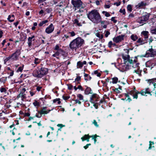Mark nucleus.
<instances>
[{"mask_svg": "<svg viewBox=\"0 0 156 156\" xmlns=\"http://www.w3.org/2000/svg\"><path fill=\"white\" fill-rule=\"evenodd\" d=\"M81 78L80 76H77L75 80V81H78L80 80Z\"/></svg>", "mask_w": 156, "mask_h": 156, "instance_id": "63", "label": "nucleus"}, {"mask_svg": "<svg viewBox=\"0 0 156 156\" xmlns=\"http://www.w3.org/2000/svg\"><path fill=\"white\" fill-rule=\"evenodd\" d=\"M87 63L86 61H84L83 62L81 61H78L77 64V68H81L83 66V65H85Z\"/></svg>", "mask_w": 156, "mask_h": 156, "instance_id": "19", "label": "nucleus"}, {"mask_svg": "<svg viewBox=\"0 0 156 156\" xmlns=\"http://www.w3.org/2000/svg\"><path fill=\"white\" fill-rule=\"evenodd\" d=\"M98 136H97L96 135H95L94 136H91V137L92 138V139L94 140V143L95 144L97 140L96 139V138Z\"/></svg>", "mask_w": 156, "mask_h": 156, "instance_id": "45", "label": "nucleus"}, {"mask_svg": "<svg viewBox=\"0 0 156 156\" xmlns=\"http://www.w3.org/2000/svg\"><path fill=\"white\" fill-rule=\"evenodd\" d=\"M7 78L6 77H2L0 78V81L1 83H4L6 81Z\"/></svg>", "mask_w": 156, "mask_h": 156, "instance_id": "41", "label": "nucleus"}, {"mask_svg": "<svg viewBox=\"0 0 156 156\" xmlns=\"http://www.w3.org/2000/svg\"><path fill=\"white\" fill-rule=\"evenodd\" d=\"M110 34V33L108 31H105V36L106 37H107Z\"/></svg>", "mask_w": 156, "mask_h": 156, "instance_id": "52", "label": "nucleus"}, {"mask_svg": "<svg viewBox=\"0 0 156 156\" xmlns=\"http://www.w3.org/2000/svg\"><path fill=\"white\" fill-rule=\"evenodd\" d=\"M125 37V36L124 35H121L118 36L114 37L113 39V40L114 42L118 43L123 40Z\"/></svg>", "mask_w": 156, "mask_h": 156, "instance_id": "11", "label": "nucleus"}, {"mask_svg": "<svg viewBox=\"0 0 156 156\" xmlns=\"http://www.w3.org/2000/svg\"><path fill=\"white\" fill-rule=\"evenodd\" d=\"M151 33L152 34H156V28L151 30Z\"/></svg>", "mask_w": 156, "mask_h": 156, "instance_id": "49", "label": "nucleus"}, {"mask_svg": "<svg viewBox=\"0 0 156 156\" xmlns=\"http://www.w3.org/2000/svg\"><path fill=\"white\" fill-rule=\"evenodd\" d=\"M112 82L113 83L116 84V83L118 81V78L117 77H114L112 78Z\"/></svg>", "mask_w": 156, "mask_h": 156, "instance_id": "30", "label": "nucleus"}, {"mask_svg": "<svg viewBox=\"0 0 156 156\" xmlns=\"http://www.w3.org/2000/svg\"><path fill=\"white\" fill-rule=\"evenodd\" d=\"M41 61V59H40L37 58H35L34 63L36 64H37L39 63Z\"/></svg>", "mask_w": 156, "mask_h": 156, "instance_id": "38", "label": "nucleus"}, {"mask_svg": "<svg viewBox=\"0 0 156 156\" xmlns=\"http://www.w3.org/2000/svg\"><path fill=\"white\" fill-rule=\"evenodd\" d=\"M53 102L54 103L57 102V103H58V104H59L61 103V101H60V100L59 99H54L53 100Z\"/></svg>", "mask_w": 156, "mask_h": 156, "instance_id": "46", "label": "nucleus"}, {"mask_svg": "<svg viewBox=\"0 0 156 156\" xmlns=\"http://www.w3.org/2000/svg\"><path fill=\"white\" fill-rule=\"evenodd\" d=\"M36 91H33V90H31L29 91V93L31 96L32 97L34 95H35L36 94Z\"/></svg>", "mask_w": 156, "mask_h": 156, "instance_id": "42", "label": "nucleus"}, {"mask_svg": "<svg viewBox=\"0 0 156 156\" xmlns=\"http://www.w3.org/2000/svg\"><path fill=\"white\" fill-rule=\"evenodd\" d=\"M57 52H58V54H59V55L60 56L63 55H64L65 53V52L61 49H60L58 50V51H57Z\"/></svg>", "mask_w": 156, "mask_h": 156, "instance_id": "26", "label": "nucleus"}, {"mask_svg": "<svg viewBox=\"0 0 156 156\" xmlns=\"http://www.w3.org/2000/svg\"><path fill=\"white\" fill-rule=\"evenodd\" d=\"M139 94V92L136 90L135 89V88L134 87L133 90L130 91L129 94H125V96L126 97L125 98V99L122 98V100H126V101L129 102L131 101V100L129 97V94L132 95L134 98L137 99L138 98L137 94Z\"/></svg>", "mask_w": 156, "mask_h": 156, "instance_id": "4", "label": "nucleus"}, {"mask_svg": "<svg viewBox=\"0 0 156 156\" xmlns=\"http://www.w3.org/2000/svg\"><path fill=\"white\" fill-rule=\"evenodd\" d=\"M26 89L25 88H23L21 90L20 93L17 96V98H20L22 101H26V94L25 92Z\"/></svg>", "mask_w": 156, "mask_h": 156, "instance_id": "7", "label": "nucleus"}, {"mask_svg": "<svg viewBox=\"0 0 156 156\" xmlns=\"http://www.w3.org/2000/svg\"><path fill=\"white\" fill-rule=\"evenodd\" d=\"M48 20H45L42 21H41L40 23L38 24V26L40 27L42 26H45V24L48 22Z\"/></svg>", "mask_w": 156, "mask_h": 156, "instance_id": "25", "label": "nucleus"}, {"mask_svg": "<svg viewBox=\"0 0 156 156\" xmlns=\"http://www.w3.org/2000/svg\"><path fill=\"white\" fill-rule=\"evenodd\" d=\"M156 55V50L152 49V46H151V48L147 51L145 55V57H153Z\"/></svg>", "mask_w": 156, "mask_h": 156, "instance_id": "8", "label": "nucleus"}, {"mask_svg": "<svg viewBox=\"0 0 156 156\" xmlns=\"http://www.w3.org/2000/svg\"><path fill=\"white\" fill-rule=\"evenodd\" d=\"M80 100H78V99H76L75 100V101L76 102V103H78L79 104H80L81 103V101H80Z\"/></svg>", "mask_w": 156, "mask_h": 156, "instance_id": "64", "label": "nucleus"}, {"mask_svg": "<svg viewBox=\"0 0 156 156\" xmlns=\"http://www.w3.org/2000/svg\"><path fill=\"white\" fill-rule=\"evenodd\" d=\"M102 13L104 14L105 16L107 17H109L111 16L109 13L108 12L105 11H103L102 12Z\"/></svg>", "mask_w": 156, "mask_h": 156, "instance_id": "40", "label": "nucleus"}, {"mask_svg": "<svg viewBox=\"0 0 156 156\" xmlns=\"http://www.w3.org/2000/svg\"><path fill=\"white\" fill-rule=\"evenodd\" d=\"M92 124L94 125L96 127H98L99 126V125L98 124V123L94 119L92 121Z\"/></svg>", "mask_w": 156, "mask_h": 156, "instance_id": "35", "label": "nucleus"}, {"mask_svg": "<svg viewBox=\"0 0 156 156\" xmlns=\"http://www.w3.org/2000/svg\"><path fill=\"white\" fill-rule=\"evenodd\" d=\"M67 34H69L70 37H73L76 35V33L73 31L69 32L67 33Z\"/></svg>", "mask_w": 156, "mask_h": 156, "instance_id": "34", "label": "nucleus"}, {"mask_svg": "<svg viewBox=\"0 0 156 156\" xmlns=\"http://www.w3.org/2000/svg\"><path fill=\"white\" fill-rule=\"evenodd\" d=\"M94 74L95 75H96L98 77H100L101 75L100 73L98 72L97 70L95 71L94 72Z\"/></svg>", "mask_w": 156, "mask_h": 156, "instance_id": "47", "label": "nucleus"}, {"mask_svg": "<svg viewBox=\"0 0 156 156\" xmlns=\"http://www.w3.org/2000/svg\"><path fill=\"white\" fill-rule=\"evenodd\" d=\"M84 76V79L86 80H89L91 79V77L87 74H85Z\"/></svg>", "mask_w": 156, "mask_h": 156, "instance_id": "31", "label": "nucleus"}, {"mask_svg": "<svg viewBox=\"0 0 156 156\" xmlns=\"http://www.w3.org/2000/svg\"><path fill=\"white\" fill-rule=\"evenodd\" d=\"M150 91V90L149 88H147L145 89L142 90L140 93L139 92V93H140L143 95H145L146 94H150L151 95V93Z\"/></svg>", "mask_w": 156, "mask_h": 156, "instance_id": "16", "label": "nucleus"}, {"mask_svg": "<svg viewBox=\"0 0 156 156\" xmlns=\"http://www.w3.org/2000/svg\"><path fill=\"white\" fill-rule=\"evenodd\" d=\"M124 63L121 64L119 65L120 68L123 71H126L128 69H130V67L129 66V62L128 61V62H127L128 64H126L125 61L124 60Z\"/></svg>", "mask_w": 156, "mask_h": 156, "instance_id": "10", "label": "nucleus"}, {"mask_svg": "<svg viewBox=\"0 0 156 156\" xmlns=\"http://www.w3.org/2000/svg\"><path fill=\"white\" fill-rule=\"evenodd\" d=\"M71 2L74 7L76 8L81 7L82 4L81 0H72Z\"/></svg>", "mask_w": 156, "mask_h": 156, "instance_id": "9", "label": "nucleus"}, {"mask_svg": "<svg viewBox=\"0 0 156 156\" xmlns=\"http://www.w3.org/2000/svg\"><path fill=\"white\" fill-rule=\"evenodd\" d=\"M35 87H36V90L39 92L41 90V89L42 88V87L41 86H37L35 85Z\"/></svg>", "mask_w": 156, "mask_h": 156, "instance_id": "43", "label": "nucleus"}, {"mask_svg": "<svg viewBox=\"0 0 156 156\" xmlns=\"http://www.w3.org/2000/svg\"><path fill=\"white\" fill-rule=\"evenodd\" d=\"M0 91L1 93H5L6 91V90L5 87H2L1 88H0Z\"/></svg>", "mask_w": 156, "mask_h": 156, "instance_id": "44", "label": "nucleus"}, {"mask_svg": "<svg viewBox=\"0 0 156 156\" xmlns=\"http://www.w3.org/2000/svg\"><path fill=\"white\" fill-rule=\"evenodd\" d=\"M60 48H59V47L58 45H56L55 48V49L57 50V51H58V50L60 49Z\"/></svg>", "mask_w": 156, "mask_h": 156, "instance_id": "61", "label": "nucleus"}, {"mask_svg": "<svg viewBox=\"0 0 156 156\" xmlns=\"http://www.w3.org/2000/svg\"><path fill=\"white\" fill-rule=\"evenodd\" d=\"M138 38V36L135 34H132L131 36V39L134 41H136Z\"/></svg>", "mask_w": 156, "mask_h": 156, "instance_id": "27", "label": "nucleus"}, {"mask_svg": "<svg viewBox=\"0 0 156 156\" xmlns=\"http://www.w3.org/2000/svg\"><path fill=\"white\" fill-rule=\"evenodd\" d=\"M73 23L74 24H76L78 26H82L81 23L79 22V21L78 19H74L73 21Z\"/></svg>", "mask_w": 156, "mask_h": 156, "instance_id": "29", "label": "nucleus"}, {"mask_svg": "<svg viewBox=\"0 0 156 156\" xmlns=\"http://www.w3.org/2000/svg\"><path fill=\"white\" fill-rule=\"evenodd\" d=\"M51 111V110H48L46 107H43L42 109L39 111V113L41 115L44 114H47L49 113Z\"/></svg>", "mask_w": 156, "mask_h": 156, "instance_id": "17", "label": "nucleus"}, {"mask_svg": "<svg viewBox=\"0 0 156 156\" xmlns=\"http://www.w3.org/2000/svg\"><path fill=\"white\" fill-rule=\"evenodd\" d=\"M87 17L94 23L98 24L102 20L99 12L96 10L91 11L87 15Z\"/></svg>", "mask_w": 156, "mask_h": 156, "instance_id": "3", "label": "nucleus"}, {"mask_svg": "<svg viewBox=\"0 0 156 156\" xmlns=\"http://www.w3.org/2000/svg\"><path fill=\"white\" fill-rule=\"evenodd\" d=\"M122 58L125 61L126 64H128V61L129 62V66L130 69L132 66L135 69L134 71L138 74L139 76H141L142 70L140 69V67L139 66V63L137 62L136 58H130L129 56L128 55H123Z\"/></svg>", "mask_w": 156, "mask_h": 156, "instance_id": "1", "label": "nucleus"}, {"mask_svg": "<svg viewBox=\"0 0 156 156\" xmlns=\"http://www.w3.org/2000/svg\"><path fill=\"white\" fill-rule=\"evenodd\" d=\"M84 44V40L78 37L72 40L69 44L70 49L73 51L76 50L82 46Z\"/></svg>", "mask_w": 156, "mask_h": 156, "instance_id": "2", "label": "nucleus"}, {"mask_svg": "<svg viewBox=\"0 0 156 156\" xmlns=\"http://www.w3.org/2000/svg\"><path fill=\"white\" fill-rule=\"evenodd\" d=\"M10 59H11V56H9L8 57L6 58L4 60V62L5 63H6L7 62L9 61Z\"/></svg>", "mask_w": 156, "mask_h": 156, "instance_id": "51", "label": "nucleus"}, {"mask_svg": "<svg viewBox=\"0 0 156 156\" xmlns=\"http://www.w3.org/2000/svg\"><path fill=\"white\" fill-rule=\"evenodd\" d=\"M119 12L121 13H122L123 15H125L126 13V11L125 9H121L119 10Z\"/></svg>", "mask_w": 156, "mask_h": 156, "instance_id": "50", "label": "nucleus"}, {"mask_svg": "<svg viewBox=\"0 0 156 156\" xmlns=\"http://www.w3.org/2000/svg\"><path fill=\"white\" fill-rule=\"evenodd\" d=\"M34 105L35 106H38L40 105L39 103L37 101H35L33 103Z\"/></svg>", "mask_w": 156, "mask_h": 156, "instance_id": "48", "label": "nucleus"}, {"mask_svg": "<svg viewBox=\"0 0 156 156\" xmlns=\"http://www.w3.org/2000/svg\"><path fill=\"white\" fill-rule=\"evenodd\" d=\"M77 97L79 99V100L81 101L83 100V96L81 94H78L77 95Z\"/></svg>", "mask_w": 156, "mask_h": 156, "instance_id": "32", "label": "nucleus"}, {"mask_svg": "<svg viewBox=\"0 0 156 156\" xmlns=\"http://www.w3.org/2000/svg\"><path fill=\"white\" fill-rule=\"evenodd\" d=\"M146 5V3H144L143 2H141L139 3L136 6V7L137 9H141Z\"/></svg>", "mask_w": 156, "mask_h": 156, "instance_id": "20", "label": "nucleus"}, {"mask_svg": "<svg viewBox=\"0 0 156 156\" xmlns=\"http://www.w3.org/2000/svg\"><path fill=\"white\" fill-rule=\"evenodd\" d=\"M68 88L69 90H72L73 87V86L71 84H69L67 85Z\"/></svg>", "mask_w": 156, "mask_h": 156, "instance_id": "54", "label": "nucleus"}, {"mask_svg": "<svg viewBox=\"0 0 156 156\" xmlns=\"http://www.w3.org/2000/svg\"><path fill=\"white\" fill-rule=\"evenodd\" d=\"M54 30V27L52 23H51L48 26L46 27L45 30L46 33L50 34L52 33Z\"/></svg>", "mask_w": 156, "mask_h": 156, "instance_id": "12", "label": "nucleus"}, {"mask_svg": "<svg viewBox=\"0 0 156 156\" xmlns=\"http://www.w3.org/2000/svg\"><path fill=\"white\" fill-rule=\"evenodd\" d=\"M40 69L38 67H37V69H34L33 73L32 75L34 76L37 78H41V76H40Z\"/></svg>", "mask_w": 156, "mask_h": 156, "instance_id": "15", "label": "nucleus"}, {"mask_svg": "<svg viewBox=\"0 0 156 156\" xmlns=\"http://www.w3.org/2000/svg\"><path fill=\"white\" fill-rule=\"evenodd\" d=\"M110 7V5H109L105 4L104 6V7L106 9L109 8Z\"/></svg>", "mask_w": 156, "mask_h": 156, "instance_id": "62", "label": "nucleus"}, {"mask_svg": "<svg viewBox=\"0 0 156 156\" xmlns=\"http://www.w3.org/2000/svg\"><path fill=\"white\" fill-rule=\"evenodd\" d=\"M77 88H78V89L80 90L81 91H83L84 90L82 87L81 85H80L78 86V87H77Z\"/></svg>", "mask_w": 156, "mask_h": 156, "instance_id": "56", "label": "nucleus"}, {"mask_svg": "<svg viewBox=\"0 0 156 156\" xmlns=\"http://www.w3.org/2000/svg\"><path fill=\"white\" fill-rule=\"evenodd\" d=\"M40 7L41 8H42V6L45 5H46V3L45 2H42V3H40Z\"/></svg>", "mask_w": 156, "mask_h": 156, "instance_id": "59", "label": "nucleus"}, {"mask_svg": "<svg viewBox=\"0 0 156 156\" xmlns=\"http://www.w3.org/2000/svg\"><path fill=\"white\" fill-rule=\"evenodd\" d=\"M91 136H89L88 135H85L84 136L81 137V139L82 141H83L85 140H87V142H89V139L90 137H91Z\"/></svg>", "mask_w": 156, "mask_h": 156, "instance_id": "24", "label": "nucleus"}, {"mask_svg": "<svg viewBox=\"0 0 156 156\" xmlns=\"http://www.w3.org/2000/svg\"><path fill=\"white\" fill-rule=\"evenodd\" d=\"M148 32L147 31H144L141 33V34L145 40H146V39L148 37Z\"/></svg>", "mask_w": 156, "mask_h": 156, "instance_id": "21", "label": "nucleus"}, {"mask_svg": "<svg viewBox=\"0 0 156 156\" xmlns=\"http://www.w3.org/2000/svg\"><path fill=\"white\" fill-rule=\"evenodd\" d=\"M91 91V89L88 87H87L85 90V94H88L90 93Z\"/></svg>", "mask_w": 156, "mask_h": 156, "instance_id": "28", "label": "nucleus"}, {"mask_svg": "<svg viewBox=\"0 0 156 156\" xmlns=\"http://www.w3.org/2000/svg\"><path fill=\"white\" fill-rule=\"evenodd\" d=\"M149 15L148 14H146L138 18L136 21L137 22L142 24V25L145 23L149 19Z\"/></svg>", "mask_w": 156, "mask_h": 156, "instance_id": "5", "label": "nucleus"}, {"mask_svg": "<svg viewBox=\"0 0 156 156\" xmlns=\"http://www.w3.org/2000/svg\"><path fill=\"white\" fill-rule=\"evenodd\" d=\"M15 19V16L14 15H9L7 18L8 20L10 22H13Z\"/></svg>", "mask_w": 156, "mask_h": 156, "instance_id": "23", "label": "nucleus"}, {"mask_svg": "<svg viewBox=\"0 0 156 156\" xmlns=\"http://www.w3.org/2000/svg\"><path fill=\"white\" fill-rule=\"evenodd\" d=\"M145 65L147 67L151 68V69L156 65V62L153 60H149L146 62Z\"/></svg>", "mask_w": 156, "mask_h": 156, "instance_id": "13", "label": "nucleus"}, {"mask_svg": "<svg viewBox=\"0 0 156 156\" xmlns=\"http://www.w3.org/2000/svg\"><path fill=\"white\" fill-rule=\"evenodd\" d=\"M137 42L139 43L140 44L142 45L145 43L144 41L142 38H139L137 41Z\"/></svg>", "mask_w": 156, "mask_h": 156, "instance_id": "33", "label": "nucleus"}, {"mask_svg": "<svg viewBox=\"0 0 156 156\" xmlns=\"http://www.w3.org/2000/svg\"><path fill=\"white\" fill-rule=\"evenodd\" d=\"M35 37L34 35H33L31 37H29L28 38V46L30 47L32 44V39Z\"/></svg>", "mask_w": 156, "mask_h": 156, "instance_id": "22", "label": "nucleus"}, {"mask_svg": "<svg viewBox=\"0 0 156 156\" xmlns=\"http://www.w3.org/2000/svg\"><path fill=\"white\" fill-rule=\"evenodd\" d=\"M59 56V54H58L57 52H56L55 54L52 55L53 57H56L57 58H58L57 56Z\"/></svg>", "mask_w": 156, "mask_h": 156, "instance_id": "57", "label": "nucleus"}, {"mask_svg": "<svg viewBox=\"0 0 156 156\" xmlns=\"http://www.w3.org/2000/svg\"><path fill=\"white\" fill-rule=\"evenodd\" d=\"M113 44L112 41H110L109 42L108 46L110 48L112 47V45Z\"/></svg>", "mask_w": 156, "mask_h": 156, "instance_id": "58", "label": "nucleus"}, {"mask_svg": "<svg viewBox=\"0 0 156 156\" xmlns=\"http://www.w3.org/2000/svg\"><path fill=\"white\" fill-rule=\"evenodd\" d=\"M115 17H112L111 18V20L112 21H113L114 23H116L117 22V21L116 20H115Z\"/></svg>", "mask_w": 156, "mask_h": 156, "instance_id": "53", "label": "nucleus"}, {"mask_svg": "<svg viewBox=\"0 0 156 156\" xmlns=\"http://www.w3.org/2000/svg\"><path fill=\"white\" fill-rule=\"evenodd\" d=\"M98 97V96L97 94H93L90 98V102L94 104L95 102L97 101Z\"/></svg>", "mask_w": 156, "mask_h": 156, "instance_id": "18", "label": "nucleus"}, {"mask_svg": "<svg viewBox=\"0 0 156 156\" xmlns=\"http://www.w3.org/2000/svg\"><path fill=\"white\" fill-rule=\"evenodd\" d=\"M127 10L129 12H132V7L131 5H128L127 6Z\"/></svg>", "mask_w": 156, "mask_h": 156, "instance_id": "39", "label": "nucleus"}, {"mask_svg": "<svg viewBox=\"0 0 156 156\" xmlns=\"http://www.w3.org/2000/svg\"><path fill=\"white\" fill-rule=\"evenodd\" d=\"M24 66V65L23 64L21 66L19 67L18 68V69L17 70V72H21L23 69Z\"/></svg>", "mask_w": 156, "mask_h": 156, "instance_id": "36", "label": "nucleus"}, {"mask_svg": "<svg viewBox=\"0 0 156 156\" xmlns=\"http://www.w3.org/2000/svg\"><path fill=\"white\" fill-rule=\"evenodd\" d=\"M120 4H121L120 2H117L114 3V5H116V6H119V5H120Z\"/></svg>", "mask_w": 156, "mask_h": 156, "instance_id": "60", "label": "nucleus"}, {"mask_svg": "<svg viewBox=\"0 0 156 156\" xmlns=\"http://www.w3.org/2000/svg\"><path fill=\"white\" fill-rule=\"evenodd\" d=\"M40 75H39L40 76H41V77L46 75L48 73V69L46 68L41 67L40 69Z\"/></svg>", "mask_w": 156, "mask_h": 156, "instance_id": "14", "label": "nucleus"}, {"mask_svg": "<svg viewBox=\"0 0 156 156\" xmlns=\"http://www.w3.org/2000/svg\"><path fill=\"white\" fill-rule=\"evenodd\" d=\"M20 49L17 50L14 53L11 55V60L13 61L18 60L20 58Z\"/></svg>", "mask_w": 156, "mask_h": 156, "instance_id": "6", "label": "nucleus"}, {"mask_svg": "<svg viewBox=\"0 0 156 156\" xmlns=\"http://www.w3.org/2000/svg\"><path fill=\"white\" fill-rule=\"evenodd\" d=\"M36 116L37 118H40L41 116V114L39 113V111L38 112V113H37L36 114Z\"/></svg>", "mask_w": 156, "mask_h": 156, "instance_id": "55", "label": "nucleus"}, {"mask_svg": "<svg viewBox=\"0 0 156 156\" xmlns=\"http://www.w3.org/2000/svg\"><path fill=\"white\" fill-rule=\"evenodd\" d=\"M96 36L100 39H102L103 37V36L102 34H100L99 33H97L95 34Z\"/></svg>", "mask_w": 156, "mask_h": 156, "instance_id": "37", "label": "nucleus"}]
</instances>
